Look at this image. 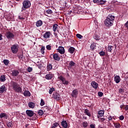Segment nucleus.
<instances>
[{
    "mask_svg": "<svg viewBox=\"0 0 128 128\" xmlns=\"http://www.w3.org/2000/svg\"><path fill=\"white\" fill-rule=\"evenodd\" d=\"M76 36L78 38H80V40H82V36L80 34H76Z\"/></svg>",
    "mask_w": 128,
    "mask_h": 128,
    "instance_id": "39",
    "label": "nucleus"
},
{
    "mask_svg": "<svg viewBox=\"0 0 128 128\" xmlns=\"http://www.w3.org/2000/svg\"><path fill=\"white\" fill-rule=\"evenodd\" d=\"M51 56H52L54 60H58V62L60 60V55L58 54H51Z\"/></svg>",
    "mask_w": 128,
    "mask_h": 128,
    "instance_id": "6",
    "label": "nucleus"
},
{
    "mask_svg": "<svg viewBox=\"0 0 128 128\" xmlns=\"http://www.w3.org/2000/svg\"><path fill=\"white\" fill-rule=\"evenodd\" d=\"M38 114L39 116H42V114H44V111H42V110H38Z\"/></svg>",
    "mask_w": 128,
    "mask_h": 128,
    "instance_id": "33",
    "label": "nucleus"
},
{
    "mask_svg": "<svg viewBox=\"0 0 128 128\" xmlns=\"http://www.w3.org/2000/svg\"><path fill=\"white\" fill-rule=\"evenodd\" d=\"M99 54L101 56H104L106 54V53L102 51L100 52H99Z\"/></svg>",
    "mask_w": 128,
    "mask_h": 128,
    "instance_id": "43",
    "label": "nucleus"
},
{
    "mask_svg": "<svg viewBox=\"0 0 128 128\" xmlns=\"http://www.w3.org/2000/svg\"><path fill=\"white\" fill-rule=\"evenodd\" d=\"M88 124L86 122H84L82 124V126L84 128H86V126H88Z\"/></svg>",
    "mask_w": 128,
    "mask_h": 128,
    "instance_id": "41",
    "label": "nucleus"
},
{
    "mask_svg": "<svg viewBox=\"0 0 128 128\" xmlns=\"http://www.w3.org/2000/svg\"><path fill=\"white\" fill-rule=\"evenodd\" d=\"M74 64H76V63L74 62L73 61H70L69 62V66L72 68V66H74Z\"/></svg>",
    "mask_w": 128,
    "mask_h": 128,
    "instance_id": "30",
    "label": "nucleus"
},
{
    "mask_svg": "<svg viewBox=\"0 0 128 128\" xmlns=\"http://www.w3.org/2000/svg\"><path fill=\"white\" fill-rule=\"evenodd\" d=\"M26 114L28 116H30V118H32L33 116H34L36 114V113H34L32 110H26Z\"/></svg>",
    "mask_w": 128,
    "mask_h": 128,
    "instance_id": "7",
    "label": "nucleus"
},
{
    "mask_svg": "<svg viewBox=\"0 0 128 128\" xmlns=\"http://www.w3.org/2000/svg\"><path fill=\"white\" fill-rule=\"evenodd\" d=\"M58 126V122H55L53 124L51 128H56Z\"/></svg>",
    "mask_w": 128,
    "mask_h": 128,
    "instance_id": "31",
    "label": "nucleus"
},
{
    "mask_svg": "<svg viewBox=\"0 0 128 128\" xmlns=\"http://www.w3.org/2000/svg\"><path fill=\"white\" fill-rule=\"evenodd\" d=\"M6 36L7 38H14V35L10 32H7Z\"/></svg>",
    "mask_w": 128,
    "mask_h": 128,
    "instance_id": "8",
    "label": "nucleus"
},
{
    "mask_svg": "<svg viewBox=\"0 0 128 128\" xmlns=\"http://www.w3.org/2000/svg\"><path fill=\"white\" fill-rule=\"evenodd\" d=\"M46 12L48 14H52V11L50 9H48L46 10Z\"/></svg>",
    "mask_w": 128,
    "mask_h": 128,
    "instance_id": "42",
    "label": "nucleus"
},
{
    "mask_svg": "<svg viewBox=\"0 0 128 128\" xmlns=\"http://www.w3.org/2000/svg\"><path fill=\"white\" fill-rule=\"evenodd\" d=\"M112 46H108V52H112Z\"/></svg>",
    "mask_w": 128,
    "mask_h": 128,
    "instance_id": "34",
    "label": "nucleus"
},
{
    "mask_svg": "<svg viewBox=\"0 0 128 128\" xmlns=\"http://www.w3.org/2000/svg\"><path fill=\"white\" fill-rule=\"evenodd\" d=\"M11 50L13 54H16L18 52V44H14L11 47Z\"/></svg>",
    "mask_w": 128,
    "mask_h": 128,
    "instance_id": "4",
    "label": "nucleus"
},
{
    "mask_svg": "<svg viewBox=\"0 0 128 128\" xmlns=\"http://www.w3.org/2000/svg\"><path fill=\"white\" fill-rule=\"evenodd\" d=\"M78 90L75 89L72 91V96L73 98H76V96H78Z\"/></svg>",
    "mask_w": 128,
    "mask_h": 128,
    "instance_id": "15",
    "label": "nucleus"
},
{
    "mask_svg": "<svg viewBox=\"0 0 128 128\" xmlns=\"http://www.w3.org/2000/svg\"><path fill=\"white\" fill-rule=\"evenodd\" d=\"M98 96L100 98H102V96H104V93H102V92H98Z\"/></svg>",
    "mask_w": 128,
    "mask_h": 128,
    "instance_id": "48",
    "label": "nucleus"
},
{
    "mask_svg": "<svg viewBox=\"0 0 128 128\" xmlns=\"http://www.w3.org/2000/svg\"><path fill=\"white\" fill-rule=\"evenodd\" d=\"M44 108H46V109L48 108V107L47 106H46L44 107Z\"/></svg>",
    "mask_w": 128,
    "mask_h": 128,
    "instance_id": "61",
    "label": "nucleus"
},
{
    "mask_svg": "<svg viewBox=\"0 0 128 128\" xmlns=\"http://www.w3.org/2000/svg\"><path fill=\"white\" fill-rule=\"evenodd\" d=\"M7 126L8 128H12V124L10 122L7 123Z\"/></svg>",
    "mask_w": 128,
    "mask_h": 128,
    "instance_id": "44",
    "label": "nucleus"
},
{
    "mask_svg": "<svg viewBox=\"0 0 128 128\" xmlns=\"http://www.w3.org/2000/svg\"><path fill=\"white\" fill-rule=\"evenodd\" d=\"M44 50H46V48L44 46H42L41 48V52L42 54H44Z\"/></svg>",
    "mask_w": 128,
    "mask_h": 128,
    "instance_id": "35",
    "label": "nucleus"
},
{
    "mask_svg": "<svg viewBox=\"0 0 128 128\" xmlns=\"http://www.w3.org/2000/svg\"><path fill=\"white\" fill-rule=\"evenodd\" d=\"M4 92H6V88L4 85H3L0 88V94H2Z\"/></svg>",
    "mask_w": 128,
    "mask_h": 128,
    "instance_id": "16",
    "label": "nucleus"
},
{
    "mask_svg": "<svg viewBox=\"0 0 128 128\" xmlns=\"http://www.w3.org/2000/svg\"><path fill=\"white\" fill-rule=\"evenodd\" d=\"M58 78L60 80L62 81L63 84H68V81L66 80V78L64 76H60Z\"/></svg>",
    "mask_w": 128,
    "mask_h": 128,
    "instance_id": "5",
    "label": "nucleus"
},
{
    "mask_svg": "<svg viewBox=\"0 0 128 128\" xmlns=\"http://www.w3.org/2000/svg\"><path fill=\"white\" fill-rule=\"evenodd\" d=\"M57 50L58 52H60V54H64V48L62 46H59Z\"/></svg>",
    "mask_w": 128,
    "mask_h": 128,
    "instance_id": "11",
    "label": "nucleus"
},
{
    "mask_svg": "<svg viewBox=\"0 0 128 128\" xmlns=\"http://www.w3.org/2000/svg\"><path fill=\"white\" fill-rule=\"evenodd\" d=\"M45 78L46 80H52V75L50 74H47L46 75Z\"/></svg>",
    "mask_w": 128,
    "mask_h": 128,
    "instance_id": "20",
    "label": "nucleus"
},
{
    "mask_svg": "<svg viewBox=\"0 0 128 128\" xmlns=\"http://www.w3.org/2000/svg\"><path fill=\"white\" fill-rule=\"evenodd\" d=\"M0 81L2 82H6V76L4 75L1 76L0 78Z\"/></svg>",
    "mask_w": 128,
    "mask_h": 128,
    "instance_id": "27",
    "label": "nucleus"
},
{
    "mask_svg": "<svg viewBox=\"0 0 128 128\" xmlns=\"http://www.w3.org/2000/svg\"><path fill=\"white\" fill-rule=\"evenodd\" d=\"M12 72V76H18V74H20V72L18 70H13L11 71Z\"/></svg>",
    "mask_w": 128,
    "mask_h": 128,
    "instance_id": "10",
    "label": "nucleus"
},
{
    "mask_svg": "<svg viewBox=\"0 0 128 128\" xmlns=\"http://www.w3.org/2000/svg\"><path fill=\"white\" fill-rule=\"evenodd\" d=\"M116 17L110 14L108 16L106 20H104V24L108 28H110V26H112L114 25V21Z\"/></svg>",
    "mask_w": 128,
    "mask_h": 128,
    "instance_id": "1",
    "label": "nucleus"
},
{
    "mask_svg": "<svg viewBox=\"0 0 128 128\" xmlns=\"http://www.w3.org/2000/svg\"><path fill=\"white\" fill-rule=\"evenodd\" d=\"M99 120L101 122H104V120H106V118H100L99 117Z\"/></svg>",
    "mask_w": 128,
    "mask_h": 128,
    "instance_id": "40",
    "label": "nucleus"
},
{
    "mask_svg": "<svg viewBox=\"0 0 128 128\" xmlns=\"http://www.w3.org/2000/svg\"><path fill=\"white\" fill-rule=\"evenodd\" d=\"M91 86L94 90H96L98 88V84L96 82H91Z\"/></svg>",
    "mask_w": 128,
    "mask_h": 128,
    "instance_id": "12",
    "label": "nucleus"
},
{
    "mask_svg": "<svg viewBox=\"0 0 128 128\" xmlns=\"http://www.w3.org/2000/svg\"><path fill=\"white\" fill-rule=\"evenodd\" d=\"M43 36L44 38H48L50 36V32L48 31L44 34Z\"/></svg>",
    "mask_w": 128,
    "mask_h": 128,
    "instance_id": "14",
    "label": "nucleus"
},
{
    "mask_svg": "<svg viewBox=\"0 0 128 128\" xmlns=\"http://www.w3.org/2000/svg\"><path fill=\"white\" fill-rule=\"evenodd\" d=\"M18 56L19 60H22V58H24V55L20 54V55H19Z\"/></svg>",
    "mask_w": 128,
    "mask_h": 128,
    "instance_id": "52",
    "label": "nucleus"
},
{
    "mask_svg": "<svg viewBox=\"0 0 128 128\" xmlns=\"http://www.w3.org/2000/svg\"><path fill=\"white\" fill-rule=\"evenodd\" d=\"M124 26H126L127 30H128V20L124 24Z\"/></svg>",
    "mask_w": 128,
    "mask_h": 128,
    "instance_id": "54",
    "label": "nucleus"
},
{
    "mask_svg": "<svg viewBox=\"0 0 128 128\" xmlns=\"http://www.w3.org/2000/svg\"><path fill=\"white\" fill-rule=\"evenodd\" d=\"M4 64H5V66H8V64H10V61L8 60H4L3 61Z\"/></svg>",
    "mask_w": 128,
    "mask_h": 128,
    "instance_id": "32",
    "label": "nucleus"
},
{
    "mask_svg": "<svg viewBox=\"0 0 128 128\" xmlns=\"http://www.w3.org/2000/svg\"><path fill=\"white\" fill-rule=\"evenodd\" d=\"M52 96L55 100H60V94H58V93H54L52 94Z\"/></svg>",
    "mask_w": 128,
    "mask_h": 128,
    "instance_id": "9",
    "label": "nucleus"
},
{
    "mask_svg": "<svg viewBox=\"0 0 128 128\" xmlns=\"http://www.w3.org/2000/svg\"><path fill=\"white\" fill-rule=\"evenodd\" d=\"M108 120H112V116H109L108 117Z\"/></svg>",
    "mask_w": 128,
    "mask_h": 128,
    "instance_id": "55",
    "label": "nucleus"
},
{
    "mask_svg": "<svg viewBox=\"0 0 128 128\" xmlns=\"http://www.w3.org/2000/svg\"><path fill=\"white\" fill-rule=\"evenodd\" d=\"M125 110H128V105H126L125 108Z\"/></svg>",
    "mask_w": 128,
    "mask_h": 128,
    "instance_id": "57",
    "label": "nucleus"
},
{
    "mask_svg": "<svg viewBox=\"0 0 128 128\" xmlns=\"http://www.w3.org/2000/svg\"><path fill=\"white\" fill-rule=\"evenodd\" d=\"M120 108H124V105H120Z\"/></svg>",
    "mask_w": 128,
    "mask_h": 128,
    "instance_id": "60",
    "label": "nucleus"
},
{
    "mask_svg": "<svg viewBox=\"0 0 128 128\" xmlns=\"http://www.w3.org/2000/svg\"><path fill=\"white\" fill-rule=\"evenodd\" d=\"M27 72H32V68L28 67L27 69Z\"/></svg>",
    "mask_w": 128,
    "mask_h": 128,
    "instance_id": "47",
    "label": "nucleus"
},
{
    "mask_svg": "<svg viewBox=\"0 0 128 128\" xmlns=\"http://www.w3.org/2000/svg\"><path fill=\"white\" fill-rule=\"evenodd\" d=\"M84 114H86L87 116H91V114L90 113V111L88 110V109H85L84 110Z\"/></svg>",
    "mask_w": 128,
    "mask_h": 128,
    "instance_id": "25",
    "label": "nucleus"
},
{
    "mask_svg": "<svg viewBox=\"0 0 128 128\" xmlns=\"http://www.w3.org/2000/svg\"><path fill=\"white\" fill-rule=\"evenodd\" d=\"M58 24H54L53 25V30L54 32H56L58 28Z\"/></svg>",
    "mask_w": 128,
    "mask_h": 128,
    "instance_id": "28",
    "label": "nucleus"
},
{
    "mask_svg": "<svg viewBox=\"0 0 128 128\" xmlns=\"http://www.w3.org/2000/svg\"><path fill=\"white\" fill-rule=\"evenodd\" d=\"M45 104L46 103L44 102V100L41 98L40 106H44Z\"/></svg>",
    "mask_w": 128,
    "mask_h": 128,
    "instance_id": "36",
    "label": "nucleus"
},
{
    "mask_svg": "<svg viewBox=\"0 0 128 128\" xmlns=\"http://www.w3.org/2000/svg\"><path fill=\"white\" fill-rule=\"evenodd\" d=\"M54 92V88H50L49 90L50 94H52V92Z\"/></svg>",
    "mask_w": 128,
    "mask_h": 128,
    "instance_id": "38",
    "label": "nucleus"
},
{
    "mask_svg": "<svg viewBox=\"0 0 128 128\" xmlns=\"http://www.w3.org/2000/svg\"><path fill=\"white\" fill-rule=\"evenodd\" d=\"M93 2L94 4H100V0H94Z\"/></svg>",
    "mask_w": 128,
    "mask_h": 128,
    "instance_id": "49",
    "label": "nucleus"
},
{
    "mask_svg": "<svg viewBox=\"0 0 128 128\" xmlns=\"http://www.w3.org/2000/svg\"><path fill=\"white\" fill-rule=\"evenodd\" d=\"M19 20H24V17H22L20 16H18Z\"/></svg>",
    "mask_w": 128,
    "mask_h": 128,
    "instance_id": "58",
    "label": "nucleus"
},
{
    "mask_svg": "<svg viewBox=\"0 0 128 128\" xmlns=\"http://www.w3.org/2000/svg\"><path fill=\"white\" fill-rule=\"evenodd\" d=\"M123 92H124V89H122V88L119 89V93L120 94H122Z\"/></svg>",
    "mask_w": 128,
    "mask_h": 128,
    "instance_id": "53",
    "label": "nucleus"
},
{
    "mask_svg": "<svg viewBox=\"0 0 128 128\" xmlns=\"http://www.w3.org/2000/svg\"><path fill=\"white\" fill-rule=\"evenodd\" d=\"M2 40V35L0 34V40Z\"/></svg>",
    "mask_w": 128,
    "mask_h": 128,
    "instance_id": "59",
    "label": "nucleus"
},
{
    "mask_svg": "<svg viewBox=\"0 0 128 128\" xmlns=\"http://www.w3.org/2000/svg\"><path fill=\"white\" fill-rule=\"evenodd\" d=\"M94 40H100V36H98V35H96L94 37Z\"/></svg>",
    "mask_w": 128,
    "mask_h": 128,
    "instance_id": "50",
    "label": "nucleus"
},
{
    "mask_svg": "<svg viewBox=\"0 0 128 128\" xmlns=\"http://www.w3.org/2000/svg\"><path fill=\"white\" fill-rule=\"evenodd\" d=\"M52 70V65L50 64H47V70L50 72V70Z\"/></svg>",
    "mask_w": 128,
    "mask_h": 128,
    "instance_id": "22",
    "label": "nucleus"
},
{
    "mask_svg": "<svg viewBox=\"0 0 128 128\" xmlns=\"http://www.w3.org/2000/svg\"><path fill=\"white\" fill-rule=\"evenodd\" d=\"M90 128H95V126L94 125L92 124H91L90 125Z\"/></svg>",
    "mask_w": 128,
    "mask_h": 128,
    "instance_id": "56",
    "label": "nucleus"
},
{
    "mask_svg": "<svg viewBox=\"0 0 128 128\" xmlns=\"http://www.w3.org/2000/svg\"><path fill=\"white\" fill-rule=\"evenodd\" d=\"M42 26V20H39L36 22V26L38 28Z\"/></svg>",
    "mask_w": 128,
    "mask_h": 128,
    "instance_id": "18",
    "label": "nucleus"
},
{
    "mask_svg": "<svg viewBox=\"0 0 128 128\" xmlns=\"http://www.w3.org/2000/svg\"><path fill=\"white\" fill-rule=\"evenodd\" d=\"M114 80L116 84H118V82H120V77L118 76H114Z\"/></svg>",
    "mask_w": 128,
    "mask_h": 128,
    "instance_id": "17",
    "label": "nucleus"
},
{
    "mask_svg": "<svg viewBox=\"0 0 128 128\" xmlns=\"http://www.w3.org/2000/svg\"><path fill=\"white\" fill-rule=\"evenodd\" d=\"M106 2V0H99V4H104Z\"/></svg>",
    "mask_w": 128,
    "mask_h": 128,
    "instance_id": "29",
    "label": "nucleus"
},
{
    "mask_svg": "<svg viewBox=\"0 0 128 128\" xmlns=\"http://www.w3.org/2000/svg\"><path fill=\"white\" fill-rule=\"evenodd\" d=\"M24 96H30V92L28 90H26L24 92Z\"/></svg>",
    "mask_w": 128,
    "mask_h": 128,
    "instance_id": "23",
    "label": "nucleus"
},
{
    "mask_svg": "<svg viewBox=\"0 0 128 128\" xmlns=\"http://www.w3.org/2000/svg\"><path fill=\"white\" fill-rule=\"evenodd\" d=\"M61 124H62V126H63V128H68V123L66 122V120L62 121Z\"/></svg>",
    "mask_w": 128,
    "mask_h": 128,
    "instance_id": "19",
    "label": "nucleus"
},
{
    "mask_svg": "<svg viewBox=\"0 0 128 128\" xmlns=\"http://www.w3.org/2000/svg\"><path fill=\"white\" fill-rule=\"evenodd\" d=\"M46 48L48 50H52V46H50V45H47L46 46Z\"/></svg>",
    "mask_w": 128,
    "mask_h": 128,
    "instance_id": "46",
    "label": "nucleus"
},
{
    "mask_svg": "<svg viewBox=\"0 0 128 128\" xmlns=\"http://www.w3.org/2000/svg\"><path fill=\"white\" fill-rule=\"evenodd\" d=\"M20 0H16V2H20Z\"/></svg>",
    "mask_w": 128,
    "mask_h": 128,
    "instance_id": "62",
    "label": "nucleus"
},
{
    "mask_svg": "<svg viewBox=\"0 0 128 128\" xmlns=\"http://www.w3.org/2000/svg\"><path fill=\"white\" fill-rule=\"evenodd\" d=\"M114 127L116 128H120V124L118 123L114 124Z\"/></svg>",
    "mask_w": 128,
    "mask_h": 128,
    "instance_id": "45",
    "label": "nucleus"
},
{
    "mask_svg": "<svg viewBox=\"0 0 128 128\" xmlns=\"http://www.w3.org/2000/svg\"><path fill=\"white\" fill-rule=\"evenodd\" d=\"M98 118H100L104 116V110H100V111L98 112Z\"/></svg>",
    "mask_w": 128,
    "mask_h": 128,
    "instance_id": "13",
    "label": "nucleus"
},
{
    "mask_svg": "<svg viewBox=\"0 0 128 128\" xmlns=\"http://www.w3.org/2000/svg\"><path fill=\"white\" fill-rule=\"evenodd\" d=\"M5 116H6V113H1L0 114V118H4Z\"/></svg>",
    "mask_w": 128,
    "mask_h": 128,
    "instance_id": "37",
    "label": "nucleus"
},
{
    "mask_svg": "<svg viewBox=\"0 0 128 128\" xmlns=\"http://www.w3.org/2000/svg\"><path fill=\"white\" fill-rule=\"evenodd\" d=\"M96 46V44L93 43L90 45V48L91 50H94Z\"/></svg>",
    "mask_w": 128,
    "mask_h": 128,
    "instance_id": "26",
    "label": "nucleus"
},
{
    "mask_svg": "<svg viewBox=\"0 0 128 128\" xmlns=\"http://www.w3.org/2000/svg\"><path fill=\"white\" fill-rule=\"evenodd\" d=\"M11 84L12 86V88L16 92H18V93L22 92V88H20V85H18V83L14 82H12Z\"/></svg>",
    "mask_w": 128,
    "mask_h": 128,
    "instance_id": "2",
    "label": "nucleus"
},
{
    "mask_svg": "<svg viewBox=\"0 0 128 128\" xmlns=\"http://www.w3.org/2000/svg\"><path fill=\"white\" fill-rule=\"evenodd\" d=\"M23 6L22 8L21 12H24L26 10V8H30V2L28 0H24L22 2Z\"/></svg>",
    "mask_w": 128,
    "mask_h": 128,
    "instance_id": "3",
    "label": "nucleus"
},
{
    "mask_svg": "<svg viewBox=\"0 0 128 128\" xmlns=\"http://www.w3.org/2000/svg\"><path fill=\"white\" fill-rule=\"evenodd\" d=\"M119 119L120 120H124V116H120L119 117Z\"/></svg>",
    "mask_w": 128,
    "mask_h": 128,
    "instance_id": "51",
    "label": "nucleus"
},
{
    "mask_svg": "<svg viewBox=\"0 0 128 128\" xmlns=\"http://www.w3.org/2000/svg\"><path fill=\"white\" fill-rule=\"evenodd\" d=\"M28 106L30 108H34L35 104L34 103L32 102H30L28 103Z\"/></svg>",
    "mask_w": 128,
    "mask_h": 128,
    "instance_id": "24",
    "label": "nucleus"
},
{
    "mask_svg": "<svg viewBox=\"0 0 128 128\" xmlns=\"http://www.w3.org/2000/svg\"><path fill=\"white\" fill-rule=\"evenodd\" d=\"M74 50H76V49L74 47H70L68 50V52H70V54H74Z\"/></svg>",
    "mask_w": 128,
    "mask_h": 128,
    "instance_id": "21",
    "label": "nucleus"
}]
</instances>
